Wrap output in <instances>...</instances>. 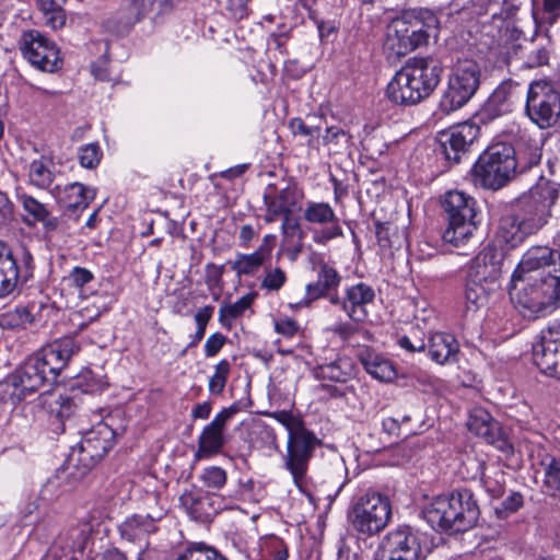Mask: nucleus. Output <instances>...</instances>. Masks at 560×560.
<instances>
[{"instance_id":"13","label":"nucleus","mask_w":560,"mask_h":560,"mask_svg":"<svg viewBox=\"0 0 560 560\" xmlns=\"http://www.w3.org/2000/svg\"><path fill=\"white\" fill-rule=\"evenodd\" d=\"M23 57L35 68L55 72L62 66L56 44L36 30L24 32L20 39Z\"/></svg>"},{"instance_id":"15","label":"nucleus","mask_w":560,"mask_h":560,"mask_svg":"<svg viewBox=\"0 0 560 560\" xmlns=\"http://www.w3.org/2000/svg\"><path fill=\"white\" fill-rule=\"evenodd\" d=\"M522 96L521 84L513 80L502 81L489 95L477 114L480 122L489 124L513 112Z\"/></svg>"},{"instance_id":"25","label":"nucleus","mask_w":560,"mask_h":560,"mask_svg":"<svg viewBox=\"0 0 560 560\" xmlns=\"http://www.w3.org/2000/svg\"><path fill=\"white\" fill-rule=\"evenodd\" d=\"M235 412L236 409L232 407L221 410L203 429L198 441L200 454L212 455L221 450L224 444V427Z\"/></svg>"},{"instance_id":"63","label":"nucleus","mask_w":560,"mask_h":560,"mask_svg":"<svg viewBox=\"0 0 560 560\" xmlns=\"http://www.w3.org/2000/svg\"><path fill=\"white\" fill-rule=\"evenodd\" d=\"M226 342V337L221 332H214L208 337L205 343V354L208 358L217 355Z\"/></svg>"},{"instance_id":"54","label":"nucleus","mask_w":560,"mask_h":560,"mask_svg":"<svg viewBox=\"0 0 560 560\" xmlns=\"http://www.w3.org/2000/svg\"><path fill=\"white\" fill-rule=\"evenodd\" d=\"M213 310H214L213 306L207 305V306L200 308L195 314V322L197 325V330L191 336V340H190L188 347H195V346H197L198 342H200L203 339L205 332H206V327L212 317Z\"/></svg>"},{"instance_id":"29","label":"nucleus","mask_w":560,"mask_h":560,"mask_svg":"<svg viewBox=\"0 0 560 560\" xmlns=\"http://www.w3.org/2000/svg\"><path fill=\"white\" fill-rule=\"evenodd\" d=\"M341 277L337 270L320 260L318 262L317 281L306 285L307 301H314L334 291L340 284Z\"/></svg>"},{"instance_id":"12","label":"nucleus","mask_w":560,"mask_h":560,"mask_svg":"<svg viewBox=\"0 0 560 560\" xmlns=\"http://www.w3.org/2000/svg\"><path fill=\"white\" fill-rule=\"evenodd\" d=\"M46 383H52L35 355L28 358L22 365L10 373L1 383L4 394L13 404H20L42 388Z\"/></svg>"},{"instance_id":"41","label":"nucleus","mask_w":560,"mask_h":560,"mask_svg":"<svg viewBox=\"0 0 560 560\" xmlns=\"http://www.w3.org/2000/svg\"><path fill=\"white\" fill-rule=\"evenodd\" d=\"M32 322L33 315L24 306L8 311L0 317V326L4 329L25 328Z\"/></svg>"},{"instance_id":"11","label":"nucleus","mask_w":560,"mask_h":560,"mask_svg":"<svg viewBox=\"0 0 560 560\" xmlns=\"http://www.w3.org/2000/svg\"><path fill=\"white\" fill-rule=\"evenodd\" d=\"M319 440L303 427L289 428L284 467L290 471L294 485L303 489L306 485L307 470L313 453Z\"/></svg>"},{"instance_id":"22","label":"nucleus","mask_w":560,"mask_h":560,"mask_svg":"<svg viewBox=\"0 0 560 560\" xmlns=\"http://www.w3.org/2000/svg\"><path fill=\"white\" fill-rule=\"evenodd\" d=\"M560 266V253L547 246H533L523 255L517 270H515L512 281L530 276V272L539 271L538 277L547 276L548 272H555V268Z\"/></svg>"},{"instance_id":"37","label":"nucleus","mask_w":560,"mask_h":560,"mask_svg":"<svg viewBox=\"0 0 560 560\" xmlns=\"http://www.w3.org/2000/svg\"><path fill=\"white\" fill-rule=\"evenodd\" d=\"M65 3L66 0H38L46 24L54 30L61 28L66 23Z\"/></svg>"},{"instance_id":"53","label":"nucleus","mask_w":560,"mask_h":560,"mask_svg":"<svg viewBox=\"0 0 560 560\" xmlns=\"http://www.w3.org/2000/svg\"><path fill=\"white\" fill-rule=\"evenodd\" d=\"M78 159L81 166L85 168L96 167L102 159V150L95 142L85 144L79 149Z\"/></svg>"},{"instance_id":"58","label":"nucleus","mask_w":560,"mask_h":560,"mask_svg":"<svg viewBox=\"0 0 560 560\" xmlns=\"http://www.w3.org/2000/svg\"><path fill=\"white\" fill-rule=\"evenodd\" d=\"M289 128L294 136H302L308 138V145L315 136L319 135L320 126L315 124H307L302 118H292L289 122Z\"/></svg>"},{"instance_id":"44","label":"nucleus","mask_w":560,"mask_h":560,"mask_svg":"<svg viewBox=\"0 0 560 560\" xmlns=\"http://www.w3.org/2000/svg\"><path fill=\"white\" fill-rule=\"evenodd\" d=\"M91 526L88 523L79 524L71 527L66 534L65 538L68 541L67 548L70 551L82 552L90 538Z\"/></svg>"},{"instance_id":"35","label":"nucleus","mask_w":560,"mask_h":560,"mask_svg":"<svg viewBox=\"0 0 560 560\" xmlns=\"http://www.w3.org/2000/svg\"><path fill=\"white\" fill-rule=\"evenodd\" d=\"M316 373L319 377L334 382L346 383L354 376V365L349 358H337L329 363L319 364Z\"/></svg>"},{"instance_id":"6","label":"nucleus","mask_w":560,"mask_h":560,"mask_svg":"<svg viewBox=\"0 0 560 560\" xmlns=\"http://www.w3.org/2000/svg\"><path fill=\"white\" fill-rule=\"evenodd\" d=\"M521 280L526 284L517 293V305L526 317L551 314L560 305V265L547 276H527Z\"/></svg>"},{"instance_id":"45","label":"nucleus","mask_w":560,"mask_h":560,"mask_svg":"<svg viewBox=\"0 0 560 560\" xmlns=\"http://www.w3.org/2000/svg\"><path fill=\"white\" fill-rule=\"evenodd\" d=\"M54 352L56 358L63 360L66 364L80 351V345L72 337H62L45 347Z\"/></svg>"},{"instance_id":"2","label":"nucleus","mask_w":560,"mask_h":560,"mask_svg":"<svg viewBox=\"0 0 560 560\" xmlns=\"http://www.w3.org/2000/svg\"><path fill=\"white\" fill-rule=\"evenodd\" d=\"M422 514L433 529L455 534L472 528L478 522L480 510L469 489H458L450 495L434 498Z\"/></svg>"},{"instance_id":"34","label":"nucleus","mask_w":560,"mask_h":560,"mask_svg":"<svg viewBox=\"0 0 560 560\" xmlns=\"http://www.w3.org/2000/svg\"><path fill=\"white\" fill-rule=\"evenodd\" d=\"M360 361L365 371L374 378L382 382H390L396 376L393 364L385 358L365 350L360 354Z\"/></svg>"},{"instance_id":"59","label":"nucleus","mask_w":560,"mask_h":560,"mask_svg":"<svg viewBox=\"0 0 560 560\" xmlns=\"http://www.w3.org/2000/svg\"><path fill=\"white\" fill-rule=\"evenodd\" d=\"M523 505V495L520 492H511L500 504L495 508V513L500 518L508 517L510 514L515 513Z\"/></svg>"},{"instance_id":"8","label":"nucleus","mask_w":560,"mask_h":560,"mask_svg":"<svg viewBox=\"0 0 560 560\" xmlns=\"http://www.w3.org/2000/svg\"><path fill=\"white\" fill-rule=\"evenodd\" d=\"M481 69L471 59L458 60L448 77L447 89L440 101V109L450 114L465 106L480 85Z\"/></svg>"},{"instance_id":"17","label":"nucleus","mask_w":560,"mask_h":560,"mask_svg":"<svg viewBox=\"0 0 560 560\" xmlns=\"http://www.w3.org/2000/svg\"><path fill=\"white\" fill-rule=\"evenodd\" d=\"M441 65L431 58H412L401 69L410 83L417 89V98H427L438 86L441 74Z\"/></svg>"},{"instance_id":"7","label":"nucleus","mask_w":560,"mask_h":560,"mask_svg":"<svg viewBox=\"0 0 560 560\" xmlns=\"http://www.w3.org/2000/svg\"><path fill=\"white\" fill-rule=\"evenodd\" d=\"M476 200L459 190L448 191L443 200V208L447 213L448 226L443 233V240L455 247L467 245L474 237L477 229L475 221Z\"/></svg>"},{"instance_id":"43","label":"nucleus","mask_w":560,"mask_h":560,"mask_svg":"<svg viewBox=\"0 0 560 560\" xmlns=\"http://www.w3.org/2000/svg\"><path fill=\"white\" fill-rule=\"evenodd\" d=\"M265 259L260 254L254 252L252 254H238L232 262V269L238 275H253L264 264Z\"/></svg>"},{"instance_id":"10","label":"nucleus","mask_w":560,"mask_h":560,"mask_svg":"<svg viewBox=\"0 0 560 560\" xmlns=\"http://www.w3.org/2000/svg\"><path fill=\"white\" fill-rule=\"evenodd\" d=\"M392 516L389 500L378 492H366L354 499L348 521L357 532L372 536L383 530Z\"/></svg>"},{"instance_id":"9","label":"nucleus","mask_w":560,"mask_h":560,"mask_svg":"<svg viewBox=\"0 0 560 560\" xmlns=\"http://www.w3.org/2000/svg\"><path fill=\"white\" fill-rule=\"evenodd\" d=\"M524 113L541 130L557 127L560 122V91L551 82L533 81L527 89Z\"/></svg>"},{"instance_id":"46","label":"nucleus","mask_w":560,"mask_h":560,"mask_svg":"<svg viewBox=\"0 0 560 560\" xmlns=\"http://www.w3.org/2000/svg\"><path fill=\"white\" fill-rule=\"evenodd\" d=\"M545 486L552 497L560 495V459L550 457L542 462Z\"/></svg>"},{"instance_id":"32","label":"nucleus","mask_w":560,"mask_h":560,"mask_svg":"<svg viewBox=\"0 0 560 560\" xmlns=\"http://www.w3.org/2000/svg\"><path fill=\"white\" fill-rule=\"evenodd\" d=\"M518 23L520 20L508 21L500 31V45L510 58H518L526 44H529L530 37L525 35Z\"/></svg>"},{"instance_id":"48","label":"nucleus","mask_w":560,"mask_h":560,"mask_svg":"<svg viewBox=\"0 0 560 560\" xmlns=\"http://www.w3.org/2000/svg\"><path fill=\"white\" fill-rule=\"evenodd\" d=\"M35 358L39 360L40 365L52 383L56 382L57 376L67 365L63 360L56 358L54 352L46 348H43L37 354H35Z\"/></svg>"},{"instance_id":"52","label":"nucleus","mask_w":560,"mask_h":560,"mask_svg":"<svg viewBox=\"0 0 560 560\" xmlns=\"http://www.w3.org/2000/svg\"><path fill=\"white\" fill-rule=\"evenodd\" d=\"M71 468L73 467L67 464L66 468L58 470L56 475L48 478L40 489L39 497L45 501H52L55 498H57L61 492V480L63 479L66 472Z\"/></svg>"},{"instance_id":"1","label":"nucleus","mask_w":560,"mask_h":560,"mask_svg":"<svg viewBox=\"0 0 560 560\" xmlns=\"http://www.w3.org/2000/svg\"><path fill=\"white\" fill-rule=\"evenodd\" d=\"M559 197V186L541 182L523 194L500 218L497 238L510 248L520 246L528 236L540 231L551 218V208Z\"/></svg>"},{"instance_id":"30","label":"nucleus","mask_w":560,"mask_h":560,"mask_svg":"<svg viewBox=\"0 0 560 560\" xmlns=\"http://www.w3.org/2000/svg\"><path fill=\"white\" fill-rule=\"evenodd\" d=\"M417 89L400 70L396 72L386 88L387 97L397 105L410 106L420 103L422 98H417Z\"/></svg>"},{"instance_id":"39","label":"nucleus","mask_w":560,"mask_h":560,"mask_svg":"<svg viewBox=\"0 0 560 560\" xmlns=\"http://www.w3.org/2000/svg\"><path fill=\"white\" fill-rule=\"evenodd\" d=\"M485 287L479 282L474 284L472 280L466 278L465 302L468 311H477L488 302L489 295L494 291Z\"/></svg>"},{"instance_id":"31","label":"nucleus","mask_w":560,"mask_h":560,"mask_svg":"<svg viewBox=\"0 0 560 560\" xmlns=\"http://www.w3.org/2000/svg\"><path fill=\"white\" fill-rule=\"evenodd\" d=\"M427 347L430 358L439 364L455 360L458 352L456 339L448 334L435 332L431 335Z\"/></svg>"},{"instance_id":"19","label":"nucleus","mask_w":560,"mask_h":560,"mask_svg":"<svg viewBox=\"0 0 560 560\" xmlns=\"http://www.w3.org/2000/svg\"><path fill=\"white\" fill-rule=\"evenodd\" d=\"M467 427L471 433L482 438L504 454L511 455L514 453V447L506 439L500 423L486 409L481 407L471 409Z\"/></svg>"},{"instance_id":"55","label":"nucleus","mask_w":560,"mask_h":560,"mask_svg":"<svg viewBox=\"0 0 560 560\" xmlns=\"http://www.w3.org/2000/svg\"><path fill=\"white\" fill-rule=\"evenodd\" d=\"M207 488L219 490L226 483V472L221 467L210 466L203 469L200 476Z\"/></svg>"},{"instance_id":"18","label":"nucleus","mask_w":560,"mask_h":560,"mask_svg":"<svg viewBox=\"0 0 560 560\" xmlns=\"http://www.w3.org/2000/svg\"><path fill=\"white\" fill-rule=\"evenodd\" d=\"M502 265V254L493 247H485L471 260L467 278L472 280L474 284L479 282L488 290L497 291L501 287Z\"/></svg>"},{"instance_id":"20","label":"nucleus","mask_w":560,"mask_h":560,"mask_svg":"<svg viewBox=\"0 0 560 560\" xmlns=\"http://www.w3.org/2000/svg\"><path fill=\"white\" fill-rule=\"evenodd\" d=\"M533 358L542 373L560 380V319L542 332L540 341L534 346Z\"/></svg>"},{"instance_id":"61","label":"nucleus","mask_w":560,"mask_h":560,"mask_svg":"<svg viewBox=\"0 0 560 560\" xmlns=\"http://www.w3.org/2000/svg\"><path fill=\"white\" fill-rule=\"evenodd\" d=\"M287 276L280 268L270 269L266 272L261 288L269 291H278L285 282Z\"/></svg>"},{"instance_id":"3","label":"nucleus","mask_w":560,"mask_h":560,"mask_svg":"<svg viewBox=\"0 0 560 560\" xmlns=\"http://www.w3.org/2000/svg\"><path fill=\"white\" fill-rule=\"evenodd\" d=\"M438 24L433 11L412 9L392 20L387 26L385 49L399 58L428 43V30Z\"/></svg>"},{"instance_id":"27","label":"nucleus","mask_w":560,"mask_h":560,"mask_svg":"<svg viewBox=\"0 0 560 560\" xmlns=\"http://www.w3.org/2000/svg\"><path fill=\"white\" fill-rule=\"evenodd\" d=\"M551 40L546 34H539L535 25L534 36L529 38L518 59L527 68H538L548 65L551 54Z\"/></svg>"},{"instance_id":"36","label":"nucleus","mask_w":560,"mask_h":560,"mask_svg":"<svg viewBox=\"0 0 560 560\" xmlns=\"http://www.w3.org/2000/svg\"><path fill=\"white\" fill-rule=\"evenodd\" d=\"M63 200L68 208L85 209L95 198V190L81 183H72L65 187Z\"/></svg>"},{"instance_id":"62","label":"nucleus","mask_w":560,"mask_h":560,"mask_svg":"<svg viewBox=\"0 0 560 560\" xmlns=\"http://www.w3.org/2000/svg\"><path fill=\"white\" fill-rule=\"evenodd\" d=\"M68 281L71 285L77 289L83 288L86 283L91 282L94 279L93 273L83 267H74L68 276Z\"/></svg>"},{"instance_id":"38","label":"nucleus","mask_w":560,"mask_h":560,"mask_svg":"<svg viewBox=\"0 0 560 560\" xmlns=\"http://www.w3.org/2000/svg\"><path fill=\"white\" fill-rule=\"evenodd\" d=\"M515 160L517 162L515 176L530 172L539 166L541 149L538 145L523 147L518 151L515 150Z\"/></svg>"},{"instance_id":"42","label":"nucleus","mask_w":560,"mask_h":560,"mask_svg":"<svg viewBox=\"0 0 560 560\" xmlns=\"http://www.w3.org/2000/svg\"><path fill=\"white\" fill-rule=\"evenodd\" d=\"M154 522L148 517V513L145 515H133L121 525V534L129 539H135L141 534L153 530Z\"/></svg>"},{"instance_id":"4","label":"nucleus","mask_w":560,"mask_h":560,"mask_svg":"<svg viewBox=\"0 0 560 560\" xmlns=\"http://www.w3.org/2000/svg\"><path fill=\"white\" fill-rule=\"evenodd\" d=\"M114 421L113 417H108L83 434L69 454L68 464L75 469L69 475L82 478L107 454L116 436L124 432V428H114Z\"/></svg>"},{"instance_id":"14","label":"nucleus","mask_w":560,"mask_h":560,"mask_svg":"<svg viewBox=\"0 0 560 560\" xmlns=\"http://www.w3.org/2000/svg\"><path fill=\"white\" fill-rule=\"evenodd\" d=\"M382 545L388 560H424L430 553L425 536L408 526L387 533Z\"/></svg>"},{"instance_id":"57","label":"nucleus","mask_w":560,"mask_h":560,"mask_svg":"<svg viewBox=\"0 0 560 560\" xmlns=\"http://www.w3.org/2000/svg\"><path fill=\"white\" fill-rule=\"evenodd\" d=\"M350 137L339 127H328L326 133L323 136V143L331 147L335 151L345 148L349 144Z\"/></svg>"},{"instance_id":"16","label":"nucleus","mask_w":560,"mask_h":560,"mask_svg":"<svg viewBox=\"0 0 560 560\" xmlns=\"http://www.w3.org/2000/svg\"><path fill=\"white\" fill-rule=\"evenodd\" d=\"M479 132V127L471 122H463L440 132L439 142L445 159L450 163H459L469 152Z\"/></svg>"},{"instance_id":"28","label":"nucleus","mask_w":560,"mask_h":560,"mask_svg":"<svg viewBox=\"0 0 560 560\" xmlns=\"http://www.w3.org/2000/svg\"><path fill=\"white\" fill-rule=\"evenodd\" d=\"M20 270L10 247L0 241V299L8 296L20 285Z\"/></svg>"},{"instance_id":"60","label":"nucleus","mask_w":560,"mask_h":560,"mask_svg":"<svg viewBox=\"0 0 560 560\" xmlns=\"http://www.w3.org/2000/svg\"><path fill=\"white\" fill-rule=\"evenodd\" d=\"M180 504L185 510L190 514L192 518H200L201 511L200 505L203 504V499L201 497H197L192 491L184 492L179 498Z\"/></svg>"},{"instance_id":"64","label":"nucleus","mask_w":560,"mask_h":560,"mask_svg":"<svg viewBox=\"0 0 560 560\" xmlns=\"http://www.w3.org/2000/svg\"><path fill=\"white\" fill-rule=\"evenodd\" d=\"M22 267H19L20 270V284L26 282L30 278L33 277L34 269V259L30 250L23 248L22 252Z\"/></svg>"},{"instance_id":"47","label":"nucleus","mask_w":560,"mask_h":560,"mask_svg":"<svg viewBox=\"0 0 560 560\" xmlns=\"http://www.w3.org/2000/svg\"><path fill=\"white\" fill-rule=\"evenodd\" d=\"M47 406L50 416L60 422L69 419L75 410V404L73 399L69 396L62 395L55 397L51 401L48 402Z\"/></svg>"},{"instance_id":"50","label":"nucleus","mask_w":560,"mask_h":560,"mask_svg":"<svg viewBox=\"0 0 560 560\" xmlns=\"http://www.w3.org/2000/svg\"><path fill=\"white\" fill-rule=\"evenodd\" d=\"M253 300V295L246 294L240 298L233 304L221 306L219 312L220 322L224 325L226 320H232L240 317L250 306Z\"/></svg>"},{"instance_id":"23","label":"nucleus","mask_w":560,"mask_h":560,"mask_svg":"<svg viewBox=\"0 0 560 560\" xmlns=\"http://www.w3.org/2000/svg\"><path fill=\"white\" fill-rule=\"evenodd\" d=\"M305 221L312 224H330L314 235V241L318 244H325L328 241L343 235L339 225V219L334 209L326 202L308 201L303 212Z\"/></svg>"},{"instance_id":"24","label":"nucleus","mask_w":560,"mask_h":560,"mask_svg":"<svg viewBox=\"0 0 560 560\" xmlns=\"http://www.w3.org/2000/svg\"><path fill=\"white\" fill-rule=\"evenodd\" d=\"M375 299V292L371 285L360 282L349 287L342 298V311L350 319L361 323L368 317L366 306Z\"/></svg>"},{"instance_id":"33","label":"nucleus","mask_w":560,"mask_h":560,"mask_svg":"<svg viewBox=\"0 0 560 560\" xmlns=\"http://www.w3.org/2000/svg\"><path fill=\"white\" fill-rule=\"evenodd\" d=\"M28 183L39 189H48L55 182V163L51 158L42 155L27 166Z\"/></svg>"},{"instance_id":"49","label":"nucleus","mask_w":560,"mask_h":560,"mask_svg":"<svg viewBox=\"0 0 560 560\" xmlns=\"http://www.w3.org/2000/svg\"><path fill=\"white\" fill-rule=\"evenodd\" d=\"M396 228L389 223H376V238L382 248H399L402 244V236L394 232Z\"/></svg>"},{"instance_id":"51","label":"nucleus","mask_w":560,"mask_h":560,"mask_svg":"<svg viewBox=\"0 0 560 560\" xmlns=\"http://www.w3.org/2000/svg\"><path fill=\"white\" fill-rule=\"evenodd\" d=\"M231 364L228 360H221L214 368V373L209 380V392L213 395H220L225 387Z\"/></svg>"},{"instance_id":"40","label":"nucleus","mask_w":560,"mask_h":560,"mask_svg":"<svg viewBox=\"0 0 560 560\" xmlns=\"http://www.w3.org/2000/svg\"><path fill=\"white\" fill-rule=\"evenodd\" d=\"M175 560H228L205 542H192Z\"/></svg>"},{"instance_id":"5","label":"nucleus","mask_w":560,"mask_h":560,"mask_svg":"<svg viewBox=\"0 0 560 560\" xmlns=\"http://www.w3.org/2000/svg\"><path fill=\"white\" fill-rule=\"evenodd\" d=\"M517 162L512 144L497 142L480 154L472 167L476 185L486 189L498 190L515 178Z\"/></svg>"},{"instance_id":"26","label":"nucleus","mask_w":560,"mask_h":560,"mask_svg":"<svg viewBox=\"0 0 560 560\" xmlns=\"http://www.w3.org/2000/svg\"><path fill=\"white\" fill-rule=\"evenodd\" d=\"M18 201L22 205L26 213V217L23 218V222L27 226L42 223L44 231L48 234L59 229V219L50 213L46 205L25 192L18 194Z\"/></svg>"},{"instance_id":"21","label":"nucleus","mask_w":560,"mask_h":560,"mask_svg":"<svg viewBox=\"0 0 560 560\" xmlns=\"http://www.w3.org/2000/svg\"><path fill=\"white\" fill-rule=\"evenodd\" d=\"M302 197V191L296 187L287 186L278 190L275 186L269 185L262 196L266 207L264 220L267 223H271L283 215L292 214L295 210H300Z\"/></svg>"},{"instance_id":"56","label":"nucleus","mask_w":560,"mask_h":560,"mask_svg":"<svg viewBox=\"0 0 560 560\" xmlns=\"http://www.w3.org/2000/svg\"><path fill=\"white\" fill-rule=\"evenodd\" d=\"M142 501L147 508L148 517L151 521H160L165 514V502L161 498V492H150L149 495H143Z\"/></svg>"}]
</instances>
